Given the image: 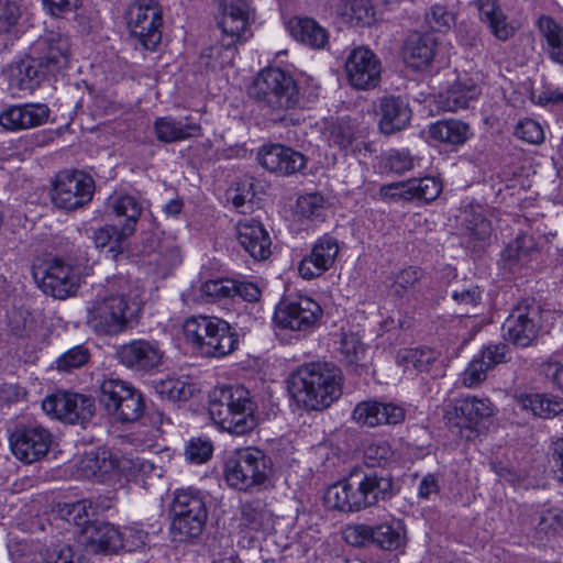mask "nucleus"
<instances>
[{
    "label": "nucleus",
    "instance_id": "26",
    "mask_svg": "<svg viewBox=\"0 0 563 563\" xmlns=\"http://www.w3.org/2000/svg\"><path fill=\"white\" fill-rule=\"evenodd\" d=\"M438 42L432 34H411L405 45L404 59L413 69H424L433 60Z\"/></svg>",
    "mask_w": 563,
    "mask_h": 563
},
{
    "label": "nucleus",
    "instance_id": "47",
    "mask_svg": "<svg viewBox=\"0 0 563 563\" xmlns=\"http://www.w3.org/2000/svg\"><path fill=\"white\" fill-rule=\"evenodd\" d=\"M235 280L214 279L207 280L200 287V292L207 301H214L222 298L232 297L234 292Z\"/></svg>",
    "mask_w": 563,
    "mask_h": 563
},
{
    "label": "nucleus",
    "instance_id": "1",
    "mask_svg": "<svg viewBox=\"0 0 563 563\" xmlns=\"http://www.w3.org/2000/svg\"><path fill=\"white\" fill-rule=\"evenodd\" d=\"M129 280L115 277L107 282L86 306V324L99 335H118L139 320L140 303L129 292Z\"/></svg>",
    "mask_w": 563,
    "mask_h": 563
},
{
    "label": "nucleus",
    "instance_id": "43",
    "mask_svg": "<svg viewBox=\"0 0 563 563\" xmlns=\"http://www.w3.org/2000/svg\"><path fill=\"white\" fill-rule=\"evenodd\" d=\"M38 563H89L68 544H53L41 551Z\"/></svg>",
    "mask_w": 563,
    "mask_h": 563
},
{
    "label": "nucleus",
    "instance_id": "45",
    "mask_svg": "<svg viewBox=\"0 0 563 563\" xmlns=\"http://www.w3.org/2000/svg\"><path fill=\"white\" fill-rule=\"evenodd\" d=\"M89 356V351L84 345L74 346L56 360V368L60 372H71L84 366Z\"/></svg>",
    "mask_w": 563,
    "mask_h": 563
},
{
    "label": "nucleus",
    "instance_id": "17",
    "mask_svg": "<svg viewBox=\"0 0 563 563\" xmlns=\"http://www.w3.org/2000/svg\"><path fill=\"white\" fill-rule=\"evenodd\" d=\"M117 357L125 367L146 373L162 364L164 352L157 341L137 339L122 344Z\"/></svg>",
    "mask_w": 563,
    "mask_h": 563
},
{
    "label": "nucleus",
    "instance_id": "24",
    "mask_svg": "<svg viewBox=\"0 0 563 563\" xmlns=\"http://www.w3.org/2000/svg\"><path fill=\"white\" fill-rule=\"evenodd\" d=\"M47 69L40 59L26 57L12 63L7 69L9 86L18 91H34L44 79Z\"/></svg>",
    "mask_w": 563,
    "mask_h": 563
},
{
    "label": "nucleus",
    "instance_id": "8",
    "mask_svg": "<svg viewBox=\"0 0 563 563\" xmlns=\"http://www.w3.org/2000/svg\"><path fill=\"white\" fill-rule=\"evenodd\" d=\"M130 35L143 48L154 51L162 41L163 11L155 0H135L125 12Z\"/></svg>",
    "mask_w": 563,
    "mask_h": 563
},
{
    "label": "nucleus",
    "instance_id": "22",
    "mask_svg": "<svg viewBox=\"0 0 563 563\" xmlns=\"http://www.w3.org/2000/svg\"><path fill=\"white\" fill-rule=\"evenodd\" d=\"M375 113L379 117L378 128L386 135L404 130L411 119L408 103L395 96L378 99Z\"/></svg>",
    "mask_w": 563,
    "mask_h": 563
},
{
    "label": "nucleus",
    "instance_id": "2",
    "mask_svg": "<svg viewBox=\"0 0 563 563\" xmlns=\"http://www.w3.org/2000/svg\"><path fill=\"white\" fill-rule=\"evenodd\" d=\"M343 374L334 364L313 362L292 372L288 391L297 406L322 411L335 402L343 393Z\"/></svg>",
    "mask_w": 563,
    "mask_h": 563
},
{
    "label": "nucleus",
    "instance_id": "5",
    "mask_svg": "<svg viewBox=\"0 0 563 563\" xmlns=\"http://www.w3.org/2000/svg\"><path fill=\"white\" fill-rule=\"evenodd\" d=\"M269 473V459L256 448L239 449L230 454L224 463L228 485L239 490L263 485Z\"/></svg>",
    "mask_w": 563,
    "mask_h": 563
},
{
    "label": "nucleus",
    "instance_id": "11",
    "mask_svg": "<svg viewBox=\"0 0 563 563\" xmlns=\"http://www.w3.org/2000/svg\"><path fill=\"white\" fill-rule=\"evenodd\" d=\"M93 190L95 181L89 175L78 170H65L56 177L52 201L59 209L75 210L91 200Z\"/></svg>",
    "mask_w": 563,
    "mask_h": 563
},
{
    "label": "nucleus",
    "instance_id": "55",
    "mask_svg": "<svg viewBox=\"0 0 563 563\" xmlns=\"http://www.w3.org/2000/svg\"><path fill=\"white\" fill-rule=\"evenodd\" d=\"M121 549L129 552L144 548L148 542V533L136 527H124L120 530Z\"/></svg>",
    "mask_w": 563,
    "mask_h": 563
},
{
    "label": "nucleus",
    "instance_id": "36",
    "mask_svg": "<svg viewBox=\"0 0 563 563\" xmlns=\"http://www.w3.org/2000/svg\"><path fill=\"white\" fill-rule=\"evenodd\" d=\"M221 319L208 316H194L185 320L183 332L186 340L201 354L205 343Z\"/></svg>",
    "mask_w": 563,
    "mask_h": 563
},
{
    "label": "nucleus",
    "instance_id": "32",
    "mask_svg": "<svg viewBox=\"0 0 563 563\" xmlns=\"http://www.w3.org/2000/svg\"><path fill=\"white\" fill-rule=\"evenodd\" d=\"M537 26L543 44V49L549 58L563 65V26L554 19L542 15L537 21Z\"/></svg>",
    "mask_w": 563,
    "mask_h": 563
},
{
    "label": "nucleus",
    "instance_id": "58",
    "mask_svg": "<svg viewBox=\"0 0 563 563\" xmlns=\"http://www.w3.org/2000/svg\"><path fill=\"white\" fill-rule=\"evenodd\" d=\"M21 107L27 129H32L47 122L51 111L46 104L26 103L21 104Z\"/></svg>",
    "mask_w": 563,
    "mask_h": 563
},
{
    "label": "nucleus",
    "instance_id": "49",
    "mask_svg": "<svg viewBox=\"0 0 563 563\" xmlns=\"http://www.w3.org/2000/svg\"><path fill=\"white\" fill-rule=\"evenodd\" d=\"M325 200L322 195L311 192L300 196L297 200V213L303 218H318L324 210Z\"/></svg>",
    "mask_w": 563,
    "mask_h": 563
},
{
    "label": "nucleus",
    "instance_id": "15",
    "mask_svg": "<svg viewBox=\"0 0 563 563\" xmlns=\"http://www.w3.org/2000/svg\"><path fill=\"white\" fill-rule=\"evenodd\" d=\"M350 84L361 90L373 89L380 81L382 66L376 55L368 48H354L345 62Z\"/></svg>",
    "mask_w": 563,
    "mask_h": 563
},
{
    "label": "nucleus",
    "instance_id": "27",
    "mask_svg": "<svg viewBox=\"0 0 563 563\" xmlns=\"http://www.w3.org/2000/svg\"><path fill=\"white\" fill-rule=\"evenodd\" d=\"M479 20L487 25L492 34L499 41H507L515 35V27L508 22L507 15L497 0H477Z\"/></svg>",
    "mask_w": 563,
    "mask_h": 563
},
{
    "label": "nucleus",
    "instance_id": "64",
    "mask_svg": "<svg viewBox=\"0 0 563 563\" xmlns=\"http://www.w3.org/2000/svg\"><path fill=\"white\" fill-rule=\"evenodd\" d=\"M343 536L347 543L354 547H363L366 542L372 541L373 527L367 525H352L344 530Z\"/></svg>",
    "mask_w": 563,
    "mask_h": 563
},
{
    "label": "nucleus",
    "instance_id": "3",
    "mask_svg": "<svg viewBox=\"0 0 563 563\" xmlns=\"http://www.w3.org/2000/svg\"><path fill=\"white\" fill-rule=\"evenodd\" d=\"M256 404L243 385H223L216 387L209 401V415L222 430L244 435L255 429Z\"/></svg>",
    "mask_w": 563,
    "mask_h": 563
},
{
    "label": "nucleus",
    "instance_id": "18",
    "mask_svg": "<svg viewBox=\"0 0 563 563\" xmlns=\"http://www.w3.org/2000/svg\"><path fill=\"white\" fill-rule=\"evenodd\" d=\"M339 251L338 240L329 234H324L314 243L310 254L301 260L298 267L299 274L305 279L321 276L333 266Z\"/></svg>",
    "mask_w": 563,
    "mask_h": 563
},
{
    "label": "nucleus",
    "instance_id": "42",
    "mask_svg": "<svg viewBox=\"0 0 563 563\" xmlns=\"http://www.w3.org/2000/svg\"><path fill=\"white\" fill-rule=\"evenodd\" d=\"M372 542L383 550H397L405 542V531L399 521L373 527Z\"/></svg>",
    "mask_w": 563,
    "mask_h": 563
},
{
    "label": "nucleus",
    "instance_id": "62",
    "mask_svg": "<svg viewBox=\"0 0 563 563\" xmlns=\"http://www.w3.org/2000/svg\"><path fill=\"white\" fill-rule=\"evenodd\" d=\"M19 5L10 0H0V32H9L20 19Z\"/></svg>",
    "mask_w": 563,
    "mask_h": 563
},
{
    "label": "nucleus",
    "instance_id": "56",
    "mask_svg": "<svg viewBox=\"0 0 563 563\" xmlns=\"http://www.w3.org/2000/svg\"><path fill=\"white\" fill-rule=\"evenodd\" d=\"M242 518L252 529L261 530L268 520V512L261 501H251L243 505Z\"/></svg>",
    "mask_w": 563,
    "mask_h": 563
},
{
    "label": "nucleus",
    "instance_id": "23",
    "mask_svg": "<svg viewBox=\"0 0 563 563\" xmlns=\"http://www.w3.org/2000/svg\"><path fill=\"white\" fill-rule=\"evenodd\" d=\"M442 191L441 183L433 177L415 178L404 183H394L382 187L384 197L400 198L405 200L432 201Z\"/></svg>",
    "mask_w": 563,
    "mask_h": 563
},
{
    "label": "nucleus",
    "instance_id": "40",
    "mask_svg": "<svg viewBox=\"0 0 563 563\" xmlns=\"http://www.w3.org/2000/svg\"><path fill=\"white\" fill-rule=\"evenodd\" d=\"M208 516L173 514L170 533L173 540L184 542L201 534Z\"/></svg>",
    "mask_w": 563,
    "mask_h": 563
},
{
    "label": "nucleus",
    "instance_id": "54",
    "mask_svg": "<svg viewBox=\"0 0 563 563\" xmlns=\"http://www.w3.org/2000/svg\"><path fill=\"white\" fill-rule=\"evenodd\" d=\"M488 371L489 368L485 364V361L475 357L461 374V383L467 388H474L486 379Z\"/></svg>",
    "mask_w": 563,
    "mask_h": 563
},
{
    "label": "nucleus",
    "instance_id": "52",
    "mask_svg": "<svg viewBox=\"0 0 563 563\" xmlns=\"http://www.w3.org/2000/svg\"><path fill=\"white\" fill-rule=\"evenodd\" d=\"M90 504L87 500H79L71 504H65L59 508V515L68 522L74 523L81 529L87 526L88 522V509Z\"/></svg>",
    "mask_w": 563,
    "mask_h": 563
},
{
    "label": "nucleus",
    "instance_id": "19",
    "mask_svg": "<svg viewBox=\"0 0 563 563\" xmlns=\"http://www.w3.org/2000/svg\"><path fill=\"white\" fill-rule=\"evenodd\" d=\"M257 159L266 170L282 176L300 172L306 165L301 153L280 144L263 146L257 153Z\"/></svg>",
    "mask_w": 563,
    "mask_h": 563
},
{
    "label": "nucleus",
    "instance_id": "39",
    "mask_svg": "<svg viewBox=\"0 0 563 563\" xmlns=\"http://www.w3.org/2000/svg\"><path fill=\"white\" fill-rule=\"evenodd\" d=\"M172 514L208 516L203 495L194 488L178 489L173 499Z\"/></svg>",
    "mask_w": 563,
    "mask_h": 563
},
{
    "label": "nucleus",
    "instance_id": "34",
    "mask_svg": "<svg viewBox=\"0 0 563 563\" xmlns=\"http://www.w3.org/2000/svg\"><path fill=\"white\" fill-rule=\"evenodd\" d=\"M238 336L230 324L222 320L214 328L210 334L201 355L207 357H224L231 354L238 346Z\"/></svg>",
    "mask_w": 563,
    "mask_h": 563
},
{
    "label": "nucleus",
    "instance_id": "10",
    "mask_svg": "<svg viewBox=\"0 0 563 563\" xmlns=\"http://www.w3.org/2000/svg\"><path fill=\"white\" fill-rule=\"evenodd\" d=\"M32 276L38 287L56 299H66L76 294L79 276L76 271L60 260H37L32 265Z\"/></svg>",
    "mask_w": 563,
    "mask_h": 563
},
{
    "label": "nucleus",
    "instance_id": "59",
    "mask_svg": "<svg viewBox=\"0 0 563 563\" xmlns=\"http://www.w3.org/2000/svg\"><path fill=\"white\" fill-rule=\"evenodd\" d=\"M516 135L531 144H540L544 139L541 125L534 120L519 122L516 126Z\"/></svg>",
    "mask_w": 563,
    "mask_h": 563
},
{
    "label": "nucleus",
    "instance_id": "51",
    "mask_svg": "<svg viewBox=\"0 0 563 563\" xmlns=\"http://www.w3.org/2000/svg\"><path fill=\"white\" fill-rule=\"evenodd\" d=\"M421 273L416 267L404 268L395 275L390 291L396 297H404L420 279Z\"/></svg>",
    "mask_w": 563,
    "mask_h": 563
},
{
    "label": "nucleus",
    "instance_id": "7",
    "mask_svg": "<svg viewBox=\"0 0 563 563\" xmlns=\"http://www.w3.org/2000/svg\"><path fill=\"white\" fill-rule=\"evenodd\" d=\"M249 93L274 110L294 108L299 99L295 80L279 68L262 70Z\"/></svg>",
    "mask_w": 563,
    "mask_h": 563
},
{
    "label": "nucleus",
    "instance_id": "63",
    "mask_svg": "<svg viewBox=\"0 0 563 563\" xmlns=\"http://www.w3.org/2000/svg\"><path fill=\"white\" fill-rule=\"evenodd\" d=\"M341 352L349 363H358L365 354V347L354 334L345 335L341 341Z\"/></svg>",
    "mask_w": 563,
    "mask_h": 563
},
{
    "label": "nucleus",
    "instance_id": "25",
    "mask_svg": "<svg viewBox=\"0 0 563 563\" xmlns=\"http://www.w3.org/2000/svg\"><path fill=\"white\" fill-rule=\"evenodd\" d=\"M81 542L93 553L117 552L121 549L120 530L108 522H90L81 529Z\"/></svg>",
    "mask_w": 563,
    "mask_h": 563
},
{
    "label": "nucleus",
    "instance_id": "44",
    "mask_svg": "<svg viewBox=\"0 0 563 563\" xmlns=\"http://www.w3.org/2000/svg\"><path fill=\"white\" fill-rule=\"evenodd\" d=\"M157 390L162 397L172 401H184L192 395V386L181 378H167L159 383Z\"/></svg>",
    "mask_w": 563,
    "mask_h": 563
},
{
    "label": "nucleus",
    "instance_id": "35",
    "mask_svg": "<svg viewBox=\"0 0 563 563\" xmlns=\"http://www.w3.org/2000/svg\"><path fill=\"white\" fill-rule=\"evenodd\" d=\"M431 139L450 145L464 144L471 136V129L467 123L448 119L440 120L429 126Z\"/></svg>",
    "mask_w": 563,
    "mask_h": 563
},
{
    "label": "nucleus",
    "instance_id": "31",
    "mask_svg": "<svg viewBox=\"0 0 563 563\" xmlns=\"http://www.w3.org/2000/svg\"><path fill=\"white\" fill-rule=\"evenodd\" d=\"M519 409L542 419H552L563 412V400L547 394H520L516 396Z\"/></svg>",
    "mask_w": 563,
    "mask_h": 563
},
{
    "label": "nucleus",
    "instance_id": "29",
    "mask_svg": "<svg viewBox=\"0 0 563 563\" xmlns=\"http://www.w3.org/2000/svg\"><path fill=\"white\" fill-rule=\"evenodd\" d=\"M479 93V87L472 79L456 80L448 90L439 93L438 104L444 111L455 112L467 108Z\"/></svg>",
    "mask_w": 563,
    "mask_h": 563
},
{
    "label": "nucleus",
    "instance_id": "21",
    "mask_svg": "<svg viewBox=\"0 0 563 563\" xmlns=\"http://www.w3.org/2000/svg\"><path fill=\"white\" fill-rule=\"evenodd\" d=\"M236 239L242 249L256 261H264L272 254V240L265 227L247 219L236 224Z\"/></svg>",
    "mask_w": 563,
    "mask_h": 563
},
{
    "label": "nucleus",
    "instance_id": "9",
    "mask_svg": "<svg viewBox=\"0 0 563 563\" xmlns=\"http://www.w3.org/2000/svg\"><path fill=\"white\" fill-rule=\"evenodd\" d=\"M218 25L229 38L220 47L211 49V54L221 55L220 65H231L234 57V45L245 41L250 35V12L245 0H222Z\"/></svg>",
    "mask_w": 563,
    "mask_h": 563
},
{
    "label": "nucleus",
    "instance_id": "41",
    "mask_svg": "<svg viewBox=\"0 0 563 563\" xmlns=\"http://www.w3.org/2000/svg\"><path fill=\"white\" fill-rule=\"evenodd\" d=\"M439 354L429 347L424 349H407L398 354V363L405 366V371L410 368L428 373L438 362Z\"/></svg>",
    "mask_w": 563,
    "mask_h": 563
},
{
    "label": "nucleus",
    "instance_id": "13",
    "mask_svg": "<svg viewBox=\"0 0 563 563\" xmlns=\"http://www.w3.org/2000/svg\"><path fill=\"white\" fill-rule=\"evenodd\" d=\"M322 314L320 305L309 297L282 302L275 311V322L282 329L307 332Z\"/></svg>",
    "mask_w": 563,
    "mask_h": 563
},
{
    "label": "nucleus",
    "instance_id": "37",
    "mask_svg": "<svg viewBox=\"0 0 563 563\" xmlns=\"http://www.w3.org/2000/svg\"><path fill=\"white\" fill-rule=\"evenodd\" d=\"M108 207L117 217H124L126 219L121 228V235H131L142 213V206L139 200L130 195L112 196L110 197Z\"/></svg>",
    "mask_w": 563,
    "mask_h": 563
},
{
    "label": "nucleus",
    "instance_id": "61",
    "mask_svg": "<svg viewBox=\"0 0 563 563\" xmlns=\"http://www.w3.org/2000/svg\"><path fill=\"white\" fill-rule=\"evenodd\" d=\"M21 106H11L0 113V124L10 131L26 130Z\"/></svg>",
    "mask_w": 563,
    "mask_h": 563
},
{
    "label": "nucleus",
    "instance_id": "6",
    "mask_svg": "<svg viewBox=\"0 0 563 563\" xmlns=\"http://www.w3.org/2000/svg\"><path fill=\"white\" fill-rule=\"evenodd\" d=\"M99 402L109 416L123 423L137 421L145 409L143 395L118 378L102 380L99 386Z\"/></svg>",
    "mask_w": 563,
    "mask_h": 563
},
{
    "label": "nucleus",
    "instance_id": "46",
    "mask_svg": "<svg viewBox=\"0 0 563 563\" xmlns=\"http://www.w3.org/2000/svg\"><path fill=\"white\" fill-rule=\"evenodd\" d=\"M379 401L364 400L358 402L352 412V419L358 426L375 428L378 427Z\"/></svg>",
    "mask_w": 563,
    "mask_h": 563
},
{
    "label": "nucleus",
    "instance_id": "38",
    "mask_svg": "<svg viewBox=\"0 0 563 563\" xmlns=\"http://www.w3.org/2000/svg\"><path fill=\"white\" fill-rule=\"evenodd\" d=\"M290 33L297 41L312 48H323L328 43V32L309 18L290 21Z\"/></svg>",
    "mask_w": 563,
    "mask_h": 563
},
{
    "label": "nucleus",
    "instance_id": "16",
    "mask_svg": "<svg viewBox=\"0 0 563 563\" xmlns=\"http://www.w3.org/2000/svg\"><path fill=\"white\" fill-rule=\"evenodd\" d=\"M10 444L16 459L33 463L47 454L52 434L41 426L24 427L11 434Z\"/></svg>",
    "mask_w": 563,
    "mask_h": 563
},
{
    "label": "nucleus",
    "instance_id": "33",
    "mask_svg": "<svg viewBox=\"0 0 563 563\" xmlns=\"http://www.w3.org/2000/svg\"><path fill=\"white\" fill-rule=\"evenodd\" d=\"M539 254L537 243L531 235L520 234L503 252V258L510 271L525 266Z\"/></svg>",
    "mask_w": 563,
    "mask_h": 563
},
{
    "label": "nucleus",
    "instance_id": "57",
    "mask_svg": "<svg viewBox=\"0 0 563 563\" xmlns=\"http://www.w3.org/2000/svg\"><path fill=\"white\" fill-rule=\"evenodd\" d=\"M212 444L208 440L192 439L189 441L185 456L188 461L200 464L208 461L212 454Z\"/></svg>",
    "mask_w": 563,
    "mask_h": 563
},
{
    "label": "nucleus",
    "instance_id": "14",
    "mask_svg": "<svg viewBox=\"0 0 563 563\" xmlns=\"http://www.w3.org/2000/svg\"><path fill=\"white\" fill-rule=\"evenodd\" d=\"M495 411V407L489 398L465 397L455 401L452 410L446 412L449 423L461 430H467L472 433L478 432L479 428L488 420Z\"/></svg>",
    "mask_w": 563,
    "mask_h": 563
},
{
    "label": "nucleus",
    "instance_id": "50",
    "mask_svg": "<svg viewBox=\"0 0 563 563\" xmlns=\"http://www.w3.org/2000/svg\"><path fill=\"white\" fill-rule=\"evenodd\" d=\"M563 530V511L558 508L543 510L539 515L537 531L545 536H554Z\"/></svg>",
    "mask_w": 563,
    "mask_h": 563
},
{
    "label": "nucleus",
    "instance_id": "30",
    "mask_svg": "<svg viewBox=\"0 0 563 563\" xmlns=\"http://www.w3.org/2000/svg\"><path fill=\"white\" fill-rule=\"evenodd\" d=\"M155 135L164 143H175L199 136L201 126L188 119L176 120L169 117L158 118L154 123Z\"/></svg>",
    "mask_w": 563,
    "mask_h": 563
},
{
    "label": "nucleus",
    "instance_id": "12",
    "mask_svg": "<svg viewBox=\"0 0 563 563\" xmlns=\"http://www.w3.org/2000/svg\"><path fill=\"white\" fill-rule=\"evenodd\" d=\"M42 408L46 415L68 423L85 422L95 413V402L90 397L66 391L47 396Z\"/></svg>",
    "mask_w": 563,
    "mask_h": 563
},
{
    "label": "nucleus",
    "instance_id": "28",
    "mask_svg": "<svg viewBox=\"0 0 563 563\" xmlns=\"http://www.w3.org/2000/svg\"><path fill=\"white\" fill-rule=\"evenodd\" d=\"M38 45H41L43 49V56L40 60L47 71L59 70L67 66L70 51L67 36L52 32L40 40Z\"/></svg>",
    "mask_w": 563,
    "mask_h": 563
},
{
    "label": "nucleus",
    "instance_id": "20",
    "mask_svg": "<svg viewBox=\"0 0 563 563\" xmlns=\"http://www.w3.org/2000/svg\"><path fill=\"white\" fill-rule=\"evenodd\" d=\"M536 309L528 306L516 307L503 324L504 335L515 345L529 346L538 336Z\"/></svg>",
    "mask_w": 563,
    "mask_h": 563
},
{
    "label": "nucleus",
    "instance_id": "48",
    "mask_svg": "<svg viewBox=\"0 0 563 563\" xmlns=\"http://www.w3.org/2000/svg\"><path fill=\"white\" fill-rule=\"evenodd\" d=\"M426 22L438 32H446L455 23L454 14L441 4H434L426 13Z\"/></svg>",
    "mask_w": 563,
    "mask_h": 563
},
{
    "label": "nucleus",
    "instance_id": "53",
    "mask_svg": "<svg viewBox=\"0 0 563 563\" xmlns=\"http://www.w3.org/2000/svg\"><path fill=\"white\" fill-rule=\"evenodd\" d=\"M325 134L328 141L331 144L336 145L341 148H346L347 146H350L354 139L353 128L346 121H338L331 123L327 128Z\"/></svg>",
    "mask_w": 563,
    "mask_h": 563
},
{
    "label": "nucleus",
    "instance_id": "4",
    "mask_svg": "<svg viewBox=\"0 0 563 563\" xmlns=\"http://www.w3.org/2000/svg\"><path fill=\"white\" fill-rule=\"evenodd\" d=\"M393 481L388 475L377 473L351 475L347 479L340 481L324 493L325 505L340 511H358L374 506L379 499L391 496Z\"/></svg>",
    "mask_w": 563,
    "mask_h": 563
},
{
    "label": "nucleus",
    "instance_id": "60",
    "mask_svg": "<svg viewBox=\"0 0 563 563\" xmlns=\"http://www.w3.org/2000/svg\"><path fill=\"white\" fill-rule=\"evenodd\" d=\"M377 415L378 426L398 424L405 420L406 411L399 405L379 401V412Z\"/></svg>",
    "mask_w": 563,
    "mask_h": 563
}]
</instances>
